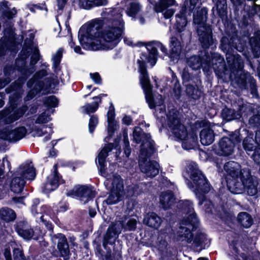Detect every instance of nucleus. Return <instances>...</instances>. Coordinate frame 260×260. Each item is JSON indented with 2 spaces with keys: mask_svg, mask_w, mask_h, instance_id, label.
I'll use <instances>...</instances> for the list:
<instances>
[{
  "mask_svg": "<svg viewBox=\"0 0 260 260\" xmlns=\"http://www.w3.org/2000/svg\"><path fill=\"white\" fill-rule=\"evenodd\" d=\"M104 21L101 19H95L89 23L93 33V37L96 38L98 42H91L89 44L90 50H110L114 48L122 39L124 22L120 19H113L111 26L104 27Z\"/></svg>",
  "mask_w": 260,
  "mask_h": 260,
  "instance_id": "f257e3e1",
  "label": "nucleus"
},
{
  "mask_svg": "<svg viewBox=\"0 0 260 260\" xmlns=\"http://www.w3.org/2000/svg\"><path fill=\"white\" fill-rule=\"evenodd\" d=\"M234 162H229L224 166L226 173L225 180L228 190L233 194L246 192L249 196H254L258 192V182L251 175L248 168L239 169L234 166Z\"/></svg>",
  "mask_w": 260,
  "mask_h": 260,
  "instance_id": "f03ea898",
  "label": "nucleus"
},
{
  "mask_svg": "<svg viewBox=\"0 0 260 260\" xmlns=\"http://www.w3.org/2000/svg\"><path fill=\"white\" fill-rule=\"evenodd\" d=\"M152 41L144 42L138 41L135 46L141 47L145 46L147 52H142L140 54V59L137 60L138 70L140 74V83L146 96V100L148 102L147 95L152 92L153 85L151 84L148 71L147 63H149L152 67L156 63L158 59V52L155 47L152 46Z\"/></svg>",
  "mask_w": 260,
  "mask_h": 260,
  "instance_id": "7ed1b4c3",
  "label": "nucleus"
},
{
  "mask_svg": "<svg viewBox=\"0 0 260 260\" xmlns=\"http://www.w3.org/2000/svg\"><path fill=\"white\" fill-rule=\"evenodd\" d=\"M230 77H234L235 83L237 87L243 90H250L253 96L258 97V92L256 80L247 71L244 70V62L242 58H238L236 62L229 65Z\"/></svg>",
  "mask_w": 260,
  "mask_h": 260,
  "instance_id": "20e7f679",
  "label": "nucleus"
},
{
  "mask_svg": "<svg viewBox=\"0 0 260 260\" xmlns=\"http://www.w3.org/2000/svg\"><path fill=\"white\" fill-rule=\"evenodd\" d=\"M187 171L190 174L191 181L186 179V183L198 196L199 199V204L202 205L206 200V194L210 190L211 185L195 163L189 165Z\"/></svg>",
  "mask_w": 260,
  "mask_h": 260,
  "instance_id": "39448f33",
  "label": "nucleus"
},
{
  "mask_svg": "<svg viewBox=\"0 0 260 260\" xmlns=\"http://www.w3.org/2000/svg\"><path fill=\"white\" fill-rule=\"evenodd\" d=\"M47 75V71L45 69H41L37 71L27 81L26 86L29 90L26 96V100L33 99L42 91H46L50 88L52 84L51 79L47 78L45 79V81L42 80V79Z\"/></svg>",
  "mask_w": 260,
  "mask_h": 260,
  "instance_id": "423d86ee",
  "label": "nucleus"
},
{
  "mask_svg": "<svg viewBox=\"0 0 260 260\" xmlns=\"http://www.w3.org/2000/svg\"><path fill=\"white\" fill-rule=\"evenodd\" d=\"M133 139L137 144L142 143L140 150L141 161L145 162L155 151V142L151 139L150 133H144L140 126H135L133 131Z\"/></svg>",
  "mask_w": 260,
  "mask_h": 260,
  "instance_id": "0eeeda50",
  "label": "nucleus"
},
{
  "mask_svg": "<svg viewBox=\"0 0 260 260\" xmlns=\"http://www.w3.org/2000/svg\"><path fill=\"white\" fill-rule=\"evenodd\" d=\"M239 136L236 130L231 132L228 137L224 136L219 140L218 146H212L213 151L219 156H228L232 154L235 147L239 148Z\"/></svg>",
  "mask_w": 260,
  "mask_h": 260,
  "instance_id": "6e6552de",
  "label": "nucleus"
},
{
  "mask_svg": "<svg viewBox=\"0 0 260 260\" xmlns=\"http://www.w3.org/2000/svg\"><path fill=\"white\" fill-rule=\"evenodd\" d=\"M102 231L98 230L96 232V235L92 241V246L94 253L99 260H120L122 258V252L118 249H113V253L110 248L105 249L106 253L103 250L101 246L102 234Z\"/></svg>",
  "mask_w": 260,
  "mask_h": 260,
  "instance_id": "1a4fd4ad",
  "label": "nucleus"
},
{
  "mask_svg": "<svg viewBox=\"0 0 260 260\" xmlns=\"http://www.w3.org/2000/svg\"><path fill=\"white\" fill-rule=\"evenodd\" d=\"M97 192L94 187L89 185H75L72 189L67 190L66 196L72 198L78 199L84 204L92 200L96 196Z\"/></svg>",
  "mask_w": 260,
  "mask_h": 260,
  "instance_id": "9d476101",
  "label": "nucleus"
},
{
  "mask_svg": "<svg viewBox=\"0 0 260 260\" xmlns=\"http://www.w3.org/2000/svg\"><path fill=\"white\" fill-rule=\"evenodd\" d=\"M197 33L200 45L204 49L203 51H208L209 49L213 50L216 48L217 40L213 37L211 26H200L197 28Z\"/></svg>",
  "mask_w": 260,
  "mask_h": 260,
  "instance_id": "9b49d317",
  "label": "nucleus"
},
{
  "mask_svg": "<svg viewBox=\"0 0 260 260\" xmlns=\"http://www.w3.org/2000/svg\"><path fill=\"white\" fill-rule=\"evenodd\" d=\"M197 4L191 5L188 0H184L179 12L175 16V27L177 32L181 33L185 30L187 23V16L191 14Z\"/></svg>",
  "mask_w": 260,
  "mask_h": 260,
  "instance_id": "f8f14e48",
  "label": "nucleus"
},
{
  "mask_svg": "<svg viewBox=\"0 0 260 260\" xmlns=\"http://www.w3.org/2000/svg\"><path fill=\"white\" fill-rule=\"evenodd\" d=\"M235 41V35L228 34L227 36H223L220 41L219 48L226 54V58L227 63L230 65L232 63L236 62V59L238 58H242L239 54H234V45Z\"/></svg>",
  "mask_w": 260,
  "mask_h": 260,
  "instance_id": "ddd939ff",
  "label": "nucleus"
},
{
  "mask_svg": "<svg viewBox=\"0 0 260 260\" xmlns=\"http://www.w3.org/2000/svg\"><path fill=\"white\" fill-rule=\"evenodd\" d=\"M181 224L186 226H181L180 229L183 233V236L188 243H191L193 240L192 232L196 230L199 225V220L196 213H192L184 217L181 221Z\"/></svg>",
  "mask_w": 260,
  "mask_h": 260,
  "instance_id": "4468645a",
  "label": "nucleus"
},
{
  "mask_svg": "<svg viewBox=\"0 0 260 260\" xmlns=\"http://www.w3.org/2000/svg\"><path fill=\"white\" fill-rule=\"evenodd\" d=\"M236 131L237 135H239V147L242 144L243 148L247 153L252 152L256 146L255 145V144H256L255 136L254 138L253 133L245 128L239 129Z\"/></svg>",
  "mask_w": 260,
  "mask_h": 260,
  "instance_id": "2eb2a0df",
  "label": "nucleus"
},
{
  "mask_svg": "<svg viewBox=\"0 0 260 260\" xmlns=\"http://www.w3.org/2000/svg\"><path fill=\"white\" fill-rule=\"evenodd\" d=\"M65 183V180L60 174H51L47 177L45 182L42 185L43 193L48 194L56 190L60 184Z\"/></svg>",
  "mask_w": 260,
  "mask_h": 260,
  "instance_id": "dca6fc26",
  "label": "nucleus"
},
{
  "mask_svg": "<svg viewBox=\"0 0 260 260\" xmlns=\"http://www.w3.org/2000/svg\"><path fill=\"white\" fill-rule=\"evenodd\" d=\"M52 239L55 243L57 242V248L60 256L63 257L64 259H68L70 251L66 236L63 234L58 233L53 236Z\"/></svg>",
  "mask_w": 260,
  "mask_h": 260,
  "instance_id": "f3484780",
  "label": "nucleus"
},
{
  "mask_svg": "<svg viewBox=\"0 0 260 260\" xmlns=\"http://www.w3.org/2000/svg\"><path fill=\"white\" fill-rule=\"evenodd\" d=\"M193 23L197 25V28L200 26H211L207 23L208 16V9L206 7H197L193 12Z\"/></svg>",
  "mask_w": 260,
  "mask_h": 260,
  "instance_id": "a211bd4d",
  "label": "nucleus"
},
{
  "mask_svg": "<svg viewBox=\"0 0 260 260\" xmlns=\"http://www.w3.org/2000/svg\"><path fill=\"white\" fill-rule=\"evenodd\" d=\"M91 27L90 26L89 23H85L83 24L79 29L78 31V39L80 42V44L83 46V48H85L84 45L88 47L89 49L90 50V47L89 44L90 43H88L84 41V39L86 38L87 39H90L91 40L96 41V42H98L96 39V38L93 37V34H92V31L91 29Z\"/></svg>",
  "mask_w": 260,
  "mask_h": 260,
  "instance_id": "6ab92c4d",
  "label": "nucleus"
},
{
  "mask_svg": "<svg viewBox=\"0 0 260 260\" xmlns=\"http://www.w3.org/2000/svg\"><path fill=\"white\" fill-rule=\"evenodd\" d=\"M14 175L19 176L25 181L26 180H33L36 176V169L29 164L21 165L14 172Z\"/></svg>",
  "mask_w": 260,
  "mask_h": 260,
  "instance_id": "aec40b11",
  "label": "nucleus"
},
{
  "mask_svg": "<svg viewBox=\"0 0 260 260\" xmlns=\"http://www.w3.org/2000/svg\"><path fill=\"white\" fill-rule=\"evenodd\" d=\"M169 57L171 60H177L182 49V43L175 36H172L170 39Z\"/></svg>",
  "mask_w": 260,
  "mask_h": 260,
  "instance_id": "412c9836",
  "label": "nucleus"
},
{
  "mask_svg": "<svg viewBox=\"0 0 260 260\" xmlns=\"http://www.w3.org/2000/svg\"><path fill=\"white\" fill-rule=\"evenodd\" d=\"M199 82L197 83H189L185 84V93L188 99L197 101L201 99L204 95V92L199 86Z\"/></svg>",
  "mask_w": 260,
  "mask_h": 260,
  "instance_id": "4be33fe9",
  "label": "nucleus"
},
{
  "mask_svg": "<svg viewBox=\"0 0 260 260\" xmlns=\"http://www.w3.org/2000/svg\"><path fill=\"white\" fill-rule=\"evenodd\" d=\"M188 66L192 70H199L202 68L203 71L205 68V51L201 52V55H192L187 59Z\"/></svg>",
  "mask_w": 260,
  "mask_h": 260,
  "instance_id": "5701e85b",
  "label": "nucleus"
},
{
  "mask_svg": "<svg viewBox=\"0 0 260 260\" xmlns=\"http://www.w3.org/2000/svg\"><path fill=\"white\" fill-rule=\"evenodd\" d=\"M118 234L115 225L109 226L105 234L103 235L102 245L105 249H108V245H112L115 244Z\"/></svg>",
  "mask_w": 260,
  "mask_h": 260,
  "instance_id": "b1692460",
  "label": "nucleus"
},
{
  "mask_svg": "<svg viewBox=\"0 0 260 260\" xmlns=\"http://www.w3.org/2000/svg\"><path fill=\"white\" fill-rule=\"evenodd\" d=\"M193 244L196 251H201L203 249L208 248L210 246V242L208 241L206 234L198 231L194 237H193Z\"/></svg>",
  "mask_w": 260,
  "mask_h": 260,
  "instance_id": "393cba45",
  "label": "nucleus"
},
{
  "mask_svg": "<svg viewBox=\"0 0 260 260\" xmlns=\"http://www.w3.org/2000/svg\"><path fill=\"white\" fill-rule=\"evenodd\" d=\"M8 52L16 53L17 49L15 43L8 37L0 39V59H2Z\"/></svg>",
  "mask_w": 260,
  "mask_h": 260,
  "instance_id": "a878e982",
  "label": "nucleus"
},
{
  "mask_svg": "<svg viewBox=\"0 0 260 260\" xmlns=\"http://www.w3.org/2000/svg\"><path fill=\"white\" fill-rule=\"evenodd\" d=\"M202 127V129L200 132V138L201 143L204 146H208L211 144L214 141L215 133L214 131L208 125Z\"/></svg>",
  "mask_w": 260,
  "mask_h": 260,
  "instance_id": "bb28decb",
  "label": "nucleus"
},
{
  "mask_svg": "<svg viewBox=\"0 0 260 260\" xmlns=\"http://www.w3.org/2000/svg\"><path fill=\"white\" fill-rule=\"evenodd\" d=\"M167 125L176 137L181 138L180 132L182 125L176 115L173 114V115H167Z\"/></svg>",
  "mask_w": 260,
  "mask_h": 260,
  "instance_id": "cd10ccee",
  "label": "nucleus"
},
{
  "mask_svg": "<svg viewBox=\"0 0 260 260\" xmlns=\"http://www.w3.org/2000/svg\"><path fill=\"white\" fill-rule=\"evenodd\" d=\"M17 218L15 211L8 207L0 208V223L5 225L14 222Z\"/></svg>",
  "mask_w": 260,
  "mask_h": 260,
  "instance_id": "c85d7f7f",
  "label": "nucleus"
},
{
  "mask_svg": "<svg viewBox=\"0 0 260 260\" xmlns=\"http://www.w3.org/2000/svg\"><path fill=\"white\" fill-rule=\"evenodd\" d=\"M161 222V217L154 212H149L146 213L143 219L144 224L154 229H157Z\"/></svg>",
  "mask_w": 260,
  "mask_h": 260,
  "instance_id": "c756f323",
  "label": "nucleus"
},
{
  "mask_svg": "<svg viewBox=\"0 0 260 260\" xmlns=\"http://www.w3.org/2000/svg\"><path fill=\"white\" fill-rule=\"evenodd\" d=\"M249 44L255 58L260 56V30L255 31L253 36L249 38Z\"/></svg>",
  "mask_w": 260,
  "mask_h": 260,
  "instance_id": "7c9ffc66",
  "label": "nucleus"
},
{
  "mask_svg": "<svg viewBox=\"0 0 260 260\" xmlns=\"http://www.w3.org/2000/svg\"><path fill=\"white\" fill-rule=\"evenodd\" d=\"M239 114L235 109L224 105L220 112V117L225 122H230L234 120H240Z\"/></svg>",
  "mask_w": 260,
  "mask_h": 260,
  "instance_id": "2f4dec72",
  "label": "nucleus"
},
{
  "mask_svg": "<svg viewBox=\"0 0 260 260\" xmlns=\"http://www.w3.org/2000/svg\"><path fill=\"white\" fill-rule=\"evenodd\" d=\"M12 176L13 178L10 184V189L15 193H21L23 190L26 181L18 175H15L14 173Z\"/></svg>",
  "mask_w": 260,
  "mask_h": 260,
  "instance_id": "473e14b6",
  "label": "nucleus"
},
{
  "mask_svg": "<svg viewBox=\"0 0 260 260\" xmlns=\"http://www.w3.org/2000/svg\"><path fill=\"white\" fill-rule=\"evenodd\" d=\"M112 150V149L106 144L98 154V165L100 167V171L101 173L104 172L106 169V158L109 155V152Z\"/></svg>",
  "mask_w": 260,
  "mask_h": 260,
  "instance_id": "72a5a7b5",
  "label": "nucleus"
},
{
  "mask_svg": "<svg viewBox=\"0 0 260 260\" xmlns=\"http://www.w3.org/2000/svg\"><path fill=\"white\" fill-rule=\"evenodd\" d=\"M205 68L206 69H213V64L214 63H217L219 60L223 61V56L218 53L213 52L210 51H205Z\"/></svg>",
  "mask_w": 260,
  "mask_h": 260,
  "instance_id": "f704fd0d",
  "label": "nucleus"
},
{
  "mask_svg": "<svg viewBox=\"0 0 260 260\" xmlns=\"http://www.w3.org/2000/svg\"><path fill=\"white\" fill-rule=\"evenodd\" d=\"M207 121L205 120H197L193 124L190 125V131L187 134L189 136L192 142L196 143L198 142V133L202 127H206Z\"/></svg>",
  "mask_w": 260,
  "mask_h": 260,
  "instance_id": "c9c22d12",
  "label": "nucleus"
},
{
  "mask_svg": "<svg viewBox=\"0 0 260 260\" xmlns=\"http://www.w3.org/2000/svg\"><path fill=\"white\" fill-rule=\"evenodd\" d=\"M181 78L182 83L184 86H185L186 84H188L189 83H197L198 82H199L200 83H201L199 77L196 74L190 73L187 68H185L182 70Z\"/></svg>",
  "mask_w": 260,
  "mask_h": 260,
  "instance_id": "e433bc0d",
  "label": "nucleus"
},
{
  "mask_svg": "<svg viewBox=\"0 0 260 260\" xmlns=\"http://www.w3.org/2000/svg\"><path fill=\"white\" fill-rule=\"evenodd\" d=\"M145 164L144 168H142V171L148 175L150 177H154L159 173V170L156 165L157 163L156 161H149L143 162Z\"/></svg>",
  "mask_w": 260,
  "mask_h": 260,
  "instance_id": "4c0bfd02",
  "label": "nucleus"
},
{
  "mask_svg": "<svg viewBox=\"0 0 260 260\" xmlns=\"http://www.w3.org/2000/svg\"><path fill=\"white\" fill-rule=\"evenodd\" d=\"M237 221L242 227L247 229L253 223L251 215L247 212H240L237 216Z\"/></svg>",
  "mask_w": 260,
  "mask_h": 260,
  "instance_id": "58836bf2",
  "label": "nucleus"
},
{
  "mask_svg": "<svg viewBox=\"0 0 260 260\" xmlns=\"http://www.w3.org/2000/svg\"><path fill=\"white\" fill-rule=\"evenodd\" d=\"M11 131L12 143H16L24 138L27 133V130L24 126H20L15 127Z\"/></svg>",
  "mask_w": 260,
  "mask_h": 260,
  "instance_id": "ea45409f",
  "label": "nucleus"
},
{
  "mask_svg": "<svg viewBox=\"0 0 260 260\" xmlns=\"http://www.w3.org/2000/svg\"><path fill=\"white\" fill-rule=\"evenodd\" d=\"M174 196L172 193L164 192L160 196V204L162 206V208L167 210L170 209L173 205Z\"/></svg>",
  "mask_w": 260,
  "mask_h": 260,
  "instance_id": "a19ab883",
  "label": "nucleus"
},
{
  "mask_svg": "<svg viewBox=\"0 0 260 260\" xmlns=\"http://www.w3.org/2000/svg\"><path fill=\"white\" fill-rule=\"evenodd\" d=\"M248 42L244 38L238 37L236 35H235V41L234 47V50H236L237 51L242 53L243 55H246V52L248 51Z\"/></svg>",
  "mask_w": 260,
  "mask_h": 260,
  "instance_id": "79ce46f5",
  "label": "nucleus"
},
{
  "mask_svg": "<svg viewBox=\"0 0 260 260\" xmlns=\"http://www.w3.org/2000/svg\"><path fill=\"white\" fill-rule=\"evenodd\" d=\"M177 5L175 0H158L154 6V9L156 13H162L167 8Z\"/></svg>",
  "mask_w": 260,
  "mask_h": 260,
  "instance_id": "37998d69",
  "label": "nucleus"
},
{
  "mask_svg": "<svg viewBox=\"0 0 260 260\" xmlns=\"http://www.w3.org/2000/svg\"><path fill=\"white\" fill-rule=\"evenodd\" d=\"M228 65L229 64H228ZM213 70L216 75L230 74V67L229 66H226L223 57V61L219 60L217 63H214Z\"/></svg>",
  "mask_w": 260,
  "mask_h": 260,
  "instance_id": "c03bdc74",
  "label": "nucleus"
},
{
  "mask_svg": "<svg viewBox=\"0 0 260 260\" xmlns=\"http://www.w3.org/2000/svg\"><path fill=\"white\" fill-rule=\"evenodd\" d=\"M256 110L250 105L242 104L239 106L237 112L239 114L240 119L242 117L247 118L248 116L255 113Z\"/></svg>",
  "mask_w": 260,
  "mask_h": 260,
  "instance_id": "a18cd8bd",
  "label": "nucleus"
},
{
  "mask_svg": "<svg viewBox=\"0 0 260 260\" xmlns=\"http://www.w3.org/2000/svg\"><path fill=\"white\" fill-rule=\"evenodd\" d=\"M84 2H86V5L83 8L87 10L95 7L106 6L108 3V0H80V3L82 6Z\"/></svg>",
  "mask_w": 260,
  "mask_h": 260,
  "instance_id": "49530a36",
  "label": "nucleus"
},
{
  "mask_svg": "<svg viewBox=\"0 0 260 260\" xmlns=\"http://www.w3.org/2000/svg\"><path fill=\"white\" fill-rule=\"evenodd\" d=\"M119 128V125L117 121H108L107 125V133L108 135L105 138V142L109 141L113 137L115 133Z\"/></svg>",
  "mask_w": 260,
  "mask_h": 260,
  "instance_id": "de8ad7c7",
  "label": "nucleus"
},
{
  "mask_svg": "<svg viewBox=\"0 0 260 260\" xmlns=\"http://www.w3.org/2000/svg\"><path fill=\"white\" fill-rule=\"evenodd\" d=\"M178 206L179 209L183 213L187 215V216L192 213H195L192 203L188 200L180 202Z\"/></svg>",
  "mask_w": 260,
  "mask_h": 260,
  "instance_id": "09e8293b",
  "label": "nucleus"
},
{
  "mask_svg": "<svg viewBox=\"0 0 260 260\" xmlns=\"http://www.w3.org/2000/svg\"><path fill=\"white\" fill-rule=\"evenodd\" d=\"M63 49L61 48H59L56 51V53L53 56V64L52 68L54 72L57 73L58 70H60V64L63 56Z\"/></svg>",
  "mask_w": 260,
  "mask_h": 260,
  "instance_id": "8fccbe9b",
  "label": "nucleus"
},
{
  "mask_svg": "<svg viewBox=\"0 0 260 260\" xmlns=\"http://www.w3.org/2000/svg\"><path fill=\"white\" fill-rule=\"evenodd\" d=\"M122 200V196L118 190H112L105 201L108 205H112L119 202Z\"/></svg>",
  "mask_w": 260,
  "mask_h": 260,
  "instance_id": "3c124183",
  "label": "nucleus"
},
{
  "mask_svg": "<svg viewBox=\"0 0 260 260\" xmlns=\"http://www.w3.org/2000/svg\"><path fill=\"white\" fill-rule=\"evenodd\" d=\"M217 15L220 18L227 15L226 0H217L215 4Z\"/></svg>",
  "mask_w": 260,
  "mask_h": 260,
  "instance_id": "603ef678",
  "label": "nucleus"
},
{
  "mask_svg": "<svg viewBox=\"0 0 260 260\" xmlns=\"http://www.w3.org/2000/svg\"><path fill=\"white\" fill-rule=\"evenodd\" d=\"M141 6L139 3L131 2L126 11L127 15L131 17H135L136 15L140 11Z\"/></svg>",
  "mask_w": 260,
  "mask_h": 260,
  "instance_id": "864d4df0",
  "label": "nucleus"
},
{
  "mask_svg": "<svg viewBox=\"0 0 260 260\" xmlns=\"http://www.w3.org/2000/svg\"><path fill=\"white\" fill-rule=\"evenodd\" d=\"M59 100L55 95L48 96L44 100L43 104L48 109H51L58 107Z\"/></svg>",
  "mask_w": 260,
  "mask_h": 260,
  "instance_id": "5fc2aeb1",
  "label": "nucleus"
},
{
  "mask_svg": "<svg viewBox=\"0 0 260 260\" xmlns=\"http://www.w3.org/2000/svg\"><path fill=\"white\" fill-rule=\"evenodd\" d=\"M18 70L20 72L21 76L25 78L27 80L35 71V69L30 67L29 68L26 64L21 65V67H18Z\"/></svg>",
  "mask_w": 260,
  "mask_h": 260,
  "instance_id": "6e6d98bb",
  "label": "nucleus"
},
{
  "mask_svg": "<svg viewBox=\"0 0 260 260\" xmlns=\"http://www.w3.org/2000/svg\"><path fill=\"white\" fill-rule=\"evenodd\" d=\"M250 126L260 128V113L258 111H255L248 120Z\"/></svg>",
  "mask_w": 260,
  "mask_h": 260,
  "instance_id": "4d7b16f0",
  "label": "nucleus"
},
{
  "mask_svg": "<svg viewBox=\"0 0 260 260\" xmlns=\"http://www.w3.org/2000/svg\"><path fill=\"white\" fill-rule=\"evenodd\" d=\"M27 8L29 10L33 13H36V10L41 11L45 10L46 12H48L47 6L45 2L42 3H38L37 4H29L27 5Z\"/></svg>",
  "mask_w": 260,
  "mask_h": 260,
  "instance_id": "13d9d810",
  "label": "nucleus"
},
{
  "mask_svg": "<svg viewBox=\"0 0 260 260\" xmlns=\"http://www.w3.org/2000/svg\"><path fill=\"white\" fill-rule=\"evenodd\" d=\"M14 260H29V256L26 258L22 248L15 247L13 249Z\"/></svg>",
  "mask_w": 260,
  "mask_h": 260,
  "instance_id": "bf43d9fd",
  "label": "nucleus"
},
{
  "mask_svg": "<svg viewBox=\"0 0 260 260\" xmlns=\"http://www.w3.org/2000/svg\"><path fill=\"white\" fill-rule=\"evenodd\" d=\"M99 102L98 101H94L90 104H87L86 106L83 107L85 113L90 115L91 113L95 112L99 107Z\"/></svg>",
  "mask_w": 260,
  "mask_h": 260,
  "instance_id": "052dcab7",
  "label": "nucleus"
},
{
  "mask_svg": "<svg viewBox=\"0 0 260 260\" xmlns=\"http://www.w3.org/2000/svg\"><path fill=\"white\" fill-rule=\"evenodd\" d=\"M99 123V119L96 115H90L89 123H88V130L90 134H92Z\"/></svg>",
  "mask_w": 260,
  "mask_h": 260,
  "instance_id": "680f3d73",
  "label": "nucleus"
},
{
  "mask_svg": "<svg viewBox=\"0 0 260 260\" xmlns=\"http://www.w3.org/2000/svg\"><path fill=\"white\" fill-rule=\"evenodd\" d=\"M253 6L251 7L250 6H246L245 11H247V14L249 17H252L255 14H257L259 11L260 9L259 6L257 5L255 3H252Z\"/></svg>",
  "mask_w": 260,
  "mask_h": 260,
  "instance_id": "e2e57ef3",
  "label": "nucleus"
},
{
  "mask_svg": "<svg viewBox=\"0 0 260 260\" xmlns=\"http://www.w3.org/2000/svg\"><path fill=\"white\" fill-rule=\"evenodd\" d=\"M0 139L12 143L11 131L8 127H6L0 131Z\"/></svg>",
  "mask_w": 260,
  "mask_h": 260,
  "instance_id": "0e129e2a",
  "label": "nucleus"
},
{
  "mask_svg": "<svg viewBox=\"0 0 260 260\" xmlns=\"http://www.w3.org/2000/svg\"><path fill=\"white\" fill-rule=\"evenodd\" d=\"M234 13H238L240 10H245L246 5L245 0H234L233 2Z\"/></svg>",
  "mask_w": 260,
  "mask_h": 260,
  "instance_id": "69168bd1",
  "label": "nucleus"
},
{
  "mask_svg": "<svg viewBox=\"0 0 260 260\" xmlns=\"http://www.w3.org/2000/svg\"><path fill=\"white\" fill-rule=\"evenodd\" d=\"M30 54V52L26 49L23 48L18 54V59L21 61V65H25L26 63V60Z\"/></svg>",
  "mask_w": 260,
  "mask_h": 260,
  "instance_id": "338daca9",
  "label": "nucleus"
},
{
  "mask_svg": "<svg viewBox=\"0 0 260 260\" xmlns=\"http://www.w3.org/2000/svg\"><path fill=\"white\" fill-rule=\"evenodd\" d=\"M34 235L32 239L36 241H39L40 242L43 241L45 233H44L40 228L36 227L33 229Z\"/></svg>",
  "mask_w": 260,
  "mask_h": 260,
  "instance_id": "774afa93",
  "label": "nucleus"
}]
</instances>
